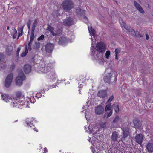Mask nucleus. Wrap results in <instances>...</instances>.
<instances>
[{
  "instance_id": "nucleus-17",
  "label": "nucleus",
  "mask_w": 153,
  "mask_h": 153,
  "mask_svg": "<svg viewBox=\"0 0 153 153\" xmlns=\"http://www.w3.org/2000/svg\"><path fill=\"white\" fill-rule=\"evenodd\" d=\"M54 28L50 25L49 24L47 25V30L50 31L52 35L53 36H56L59 35L57 33H55L54 32Z\"/></svg>"
},
{
  "instance_id": "nucleus-8",
  "label": "nucleus",
  "mask_w": 153,
  "mask_h": 153,
  "mask_svg": "<svg viewBox=\"0 0 153 153\" xmlns=\"http://www.w3.org/2000/svg\"><path fill=\"white\" fill-rule=\"evenodd\" d=\"M74 22L73 18L67 17L63 21V25L65 26H70L74 24Z\"/></svg>"
},
{
  "instance_id": "nucleus-16",
  "label": "nucleus",
  "mask_w": 153,
  "mask_h": 153,
  "mask_svg": "<svg viewBox=\"0 0 153 153\" xmlns=\"http://www.w3.org/2000/svg\"><path fill=\"white\" fill-rule=\"evenodd\" d=\"M134 6L142 14H144L145 12L141 6L136 1L134 2Z\"/></svg>"
},
{
  "instance_id": "nucleus-18",
  "label": "nucleus",
  "mask_w": 153,
  "mask_h": 153,
  "mask_svg": "<svg viewBox=\"0 0 153 153\" xmlns=\"http://www.w3.org/2000/svg\"><path fill=\"white\" fill-rule=\"evenodd\" d=\"M68 42V40L65 37L60 38L59 39L58 43L60 45H65Z\"/></svg>"
},
{
  "instance_id": "nucleus-38",
  "label": "nucleus",
  "mask_w": 153,
  "mask_h": 153,
  "mask_svg": "<svg viewBox=\"0 0 153 153\" xmlns=\"http://www.w3.org/2000/svg\"><path fill=\"white\" fill-rule=\"evenodd\" d=\"M110 54V52L109 51H107L105 53V57L107 59H108L109 57V55Z\"/></svg>"
},
{
  "instance_id": "nucleus-35",
  "label": "nucleus",
  "mask_w": 153,
  "mask_h": 153,
  "mask_svg": "<svg viewBox=\"0 0 153 153\" xmlns=\"http://www.w3.org/2000/svg\"><path fill=\"white\" fill-rule=\"evenodd\" d=\"M32 42L29 41L28 43V45H27V48L29 51H31L32 49L31 48V45L32 44Z\"/></svg>"
},
{
  "instance_id": "nucleus-27",
  "label": "nucleus",
  "mask_w": 153,
  "mask_h": 153,
  "mask_svg": "<svg viewBox=\"0 0 153 153\" xmlns=\"http://www.w3.org/2000/svg\"><path fill=\"white\" fill-rule=\"evenodd\" d=\"M112 107L114 109L115 112L117 113H118L119 111V108L118 105L117 104H114L112 105Z\"/></svg>"
},
{
  "instance_id": "nucleus-40",
  "label": "nucleus",
  "mask_w": 153,
  "mask_h": 153,
  "mask_svg": "<svg viewBox=\"0 0 153 153\" xmlns=\"http://www.w3.org/2000/svg\"><path fill=\"white\" fill-rule=\"evenodd\" d=\"M25 123L27 125V126L28 127L30 126V127H32V126H33V124L31 123H28L27 122H26Z\"/></svg>"
},
{
  "instance_id": "nucleus-6",
  "label": "nucleus",
  "mask_w": 153,
  "mask_h": 153,
  "mask_svg": "<svg viewBox=\"0 0 153 153\" xmlns=\"http://www.w3.org/2000/svg\"><path fill=\"white\" fill-rule=\"evenodd\" d=\"M13 79V74H10L6 77L4 82V86L8 88L10 86Z\"/></svg>"
},
{
  "instance_id": "nucleus-3",
  "label": "nucleus",
  "mask_w": 153,
  "mask_h": 153,
  "mask_svg": "<svg viewBox=\"0 0 153 153\" xmlns=\"http://www.w3.org/2000/svg\"><path fill=\"white\" fill-rule=\"evenodd\" d=\"M62 7L66 11H69L74 8V4L71 0H65L62 3Z\"/></svg>"
},
{
  "instance_id": "nucleus-46",
  "label": "nucleus",
  "mask_w": 153,
  "mask_h": 153,
  "mask_svg": "<svg viewBox=\"0 0 153 153\" xmlns=\"http://www.w3.org/2000/svg\"><path fill=\"white\" fill-rule=\"evenodd\" d=\"M17 34H14L13 36V39H16V38Z\"/></svg>"
},
{
  "instance_id": "nucleus-53",
  "label": "nucleus",
  "mask_w": 153,
  "mask_h": 153,
  "mask_svg": "<svg viewBox=\"0 0 153 153\" xmlns=\"http://www.w3.org/2000/svg\"><path fill=\"white\" fill-rule=\"evenodd\" d=\"M89 129L91 133H93V134L95 133L94 132L93 130H91L90 129V128L89 127Z\"/></svg>"
},
{
  "instance_id": "nucleus-31",
  "label": "nucleus",
  "mask_w": 153,
  "mask_h": 153,
  "mask_svg": "<svg viewBox=\"0 0 153 153\" xmlns=\"http://www.w3.org/2000/svg\"><path fill=\"white\" fill-rule=\"evenodd\" d=\"M40 46V43L38 42H36L33 45V48L37 50L39 49Z\"/></svg>"
},
{
  "instance_id": "nucleus-19",
  "label": "nucleus",
  "mask_w": 153,
  "mask_h": 153,
  "mask_svg": "<svg viewBox=\"0 0 153 153\" xmlns=\"http://www.w3.org/2000/svg\"><path fill=\"white\" fill-rule=\"evenodd\" d=\"M133 123L134 125L135 128L136 129H141V124L138 120L137 119H134L133 120Z\"/></svg>"
},
{
  "instance_id": "nucleus-33",
  "label": "nucleus",
  "mask_w": 153,
  "mask_h": 153,
  "mask_svg": "<svg viewBox=\"0 0 153 153\" xmlns=\"http://www.w3.org/2000/svg\"><path fill=\"white\" fill-rule=\"evenodd\" d=\"M88 30L89 33L91 34V36H94V35L95 32L94 30L91 27L90 28L89 27H88Z\"/></svg>"
},
{
  "instance_id": "nucleus-42",
  "label": "nucleus",
  "mask_w": 153,
  "mask_h": 153,
  "mask_svg": "<svg viewBox=\"0 0 153 153\" xmlns=\"http://www.w3.org/2000/svg\"><path fill=\"white\" fill-rule=\"evenodd\" d=\"M114 98V97L113 96H111L109 98L107 102H111L112 100H113Z\"/></svg>"
},
{
  "instance_id": "nucleus-56",
  "label": "nucleus",
  "mask_w": 153,
  "mask_h": 153,
  "mask_svg": "<svg viewBox=\"0 0 153 153\" xmlns=\"http://www.w3.org/2000/svg\"><path fill=\"white\" fill-rule=\"evenodd\" d=\"M96 148L97 149H100V148H99V146H97V144H96Z\"/></svg>"
},
{
  "instance_id": "nucleus-34",
  "label": "nucleus",
  "mask_w": 153,
  "mask_h": 153,
  "mask_svg": "<svg viewBox=\"0 0 153 153\" xmlns=\"http://www.w3.org/2000/svg\"><path fill=\"white\" fill-rule=\"evenodd\" d=\"M34 32H32L31 35L30 37V42H33V40H34Z\"/></svg>"
},
{
  "instance_id": "nucleus-57",
  "label": "nucleus",
  "mask_w": 153,
  "mask_h": 153,
  "mask_svg": "<svg viewBox=\"0 0 153 153\" xmlns=\"http://www.w3.org/2000/svg\"><path fill=\"white\" fill-rule=\"evenodd\" d=\"M44 151V152H47V148H45Z\"/></svg>"
},
{
  "instance_id": "nucleus-24",
  "label": "nucleus",
  "mask_w": 153,
  "mask_h": 153,
  "mask_svg": "<svg viewBox=\"0 0 153 153\" xmlns=\"http://www.w3.org/2000/svg\"><path fill=\"white\" fill-rule=\"evenodd\" d=\"M50 75V76L51 79H52L53 80H55L57 78V76L55 72L53 71H51Z\"/></svg>"
},
{
  "instance_id": "nucleus-60",
  "label": "nucleus",
  "mask_w": 153,
  "mask_h": 153,
  "mask_svg": "<svg viewBox=\"0 0 153 153\" xmlns=\"http://www.w3.org/2000/svg\"><path fill=\"white\" fill-rule=\"evenodd\" d=\"M10 29V27L9 26H7V30H9Z\"/></svg>"
},
{
  "instance_id": "nucleus-50",
  "label": "nucleus",
  "mask_w": 153,
  "mask_h": 153,
  "mask_svg": "<svg viewBox=\"0 0 153 153\" xmlns=\"http://www.w3.org/2000/svg\"><path fill=\"white\" fill-rule=\"evenodd\" d=\"M13 33L14 34H17V31L16 30V29H14V31H13Z\"/></svg>"
},
{
  "instance_id": "nucleus-62",
  "label": "nucleus",
  "mask_w": 153,
  "mask_h": 153,
  "mask_svg": "<svg viewBox=\"0 0 153 153\" xmlns=\"http://www.w3.org/2000/svg\"><path fill=\"white\" fill-rule=\"evenodd\" d=\"M152 16H153V14Z\"/></svg>"
},
{
  "instance_id": "nucleus-55",
  "label": "nucleus",
  "mask_w": 153,
  "mask_h": 153,
  "mask_svg": "<svg viewBox=\"0 0 153 153\" xmlns=\"http://www.w3.org/2000/svg\"><path fill=\"white\" fill-rule=\"evenodd\" d=\"M117 55H116L115 54V59H117V60H118V56H117Z\"/></svg>"
},
{
  "instance_id": "nucleus-47",
  "label": "nucleus",
  "mask_w": 153,
  "mask_h": 153,
  "mask_svg": "<svg viewBox=\"0 0 153 153\" xmlns=\"http://www.w3.org/2000/svg\"><path fill=\"white\" fill-rule=\"evenodd\" d=\"M10 68L12 69H14L15 68V65L14 64H12L10 66Z\"/></svg>"
},
{
  "instance_id": "nucleus-23",
  "label": "nucleus",
  "mask_w": 153,
  "mask_h": 153,
  "mask_svg": "<svg viewBox=\"0 0 153 153\" xmlns=\"http://www.w3.org/2000/svg\"><path fill=\"white\" fill-rule=\"evenodd\" d=\"M120 23L121 25V27H123L124 28L128 31L132 32V31L133 30L131 28L128 27L124 22L122 21V23L120 22Z\"/></svg>"
},
{
  "instance_id": "nucleus-25",
  "label": "nucleus",
  "mask_w": 153,
  "mask_h": 153,
  "mask_svg": "<svg viewBox=\"0 0 153 153\" xmlns=\"http://www.w3.org/2000/svg\"><path fill=\"white\" fill-rule=\"evenodd\" d=\"M146 148L149 151L153 152V143H148Z\"/></svg>"
},
{
  "instance_id": "nucleus-52",
  "label": "nucleus",
  "mask_w": 153,
  "mask_h": 153,
  "mask_svg": "<svg viewBox=\"0 0 153 153\" xmlns=\"http://www.w3.org/2000/svg\"><path fill=\"white\" fill-rule=\"evenodd\" d=\"M56 15H57V16L59 15V12L58 10L56 11Z\"/></svg>"
},
{
  "instance_id": "nucleus-54",
  "label": "nucleus",
  "mask_w": 153,
  "mask_h": 153,
  "mask_svg": "<svg viewBox=\"0 0 153 153\" xmlns=\"http://www.w3.org/2000/svg\"><path fill=\"white\" fill-rule=\"evenodd\" d=\"M56 88V85H54L50 87V88Z\"/></svg>"
},
{
  "instance_id": "nucleus-12",
  "label": "nucleus",
  "mask_w": 153,
  "mask_h": 153,
  "mask_svg": "<svg viewBox=\"0 0 153 153\" xmlns=\"http://www.w3.org/2000/svg\"><path fill=\"white\" fill-rule=\"evenodd\" d=\"M104 111L103 107L101 105L97 106L95 109V112L96 114L100 115L103 114Z\"/></svg>"
},
{
  "instance_id": "nucleus-45",
  "label": "nucleus",
  "mask_w": 153,
  "mask_h": 153,
  "mask_svg": "<svg viewBox=\"0 0 153 153\" xmlns=\"http://www.w3.org/2000/svg\"><path fill=\"white\" fill-rule=\"evenodd\" d=\"M83 19L85 20V22H87L88 21V18L85 16H83Z\"/></svg>"
},
{
  "instance_id": "nucleus-1",
  "label": "nucleus",
  "mask_w": 153,
  "mask_h": 153,
  "mask_svg": "<svg viewBox=\"0 0 153 153\" xmlns=\"http://www.w3.org/2000/svg\"><path fill=\"white\" fill-rule=\"evenodd\" d=\"M94 47L92 42L91 49L92 59L96 60L99 64H101L104 61L103 54L106 50L105 45L103 42H101L97 44L96 48Z\"/></svg>"
},
{
  "instance_id": "nucleus-41",
  "label": "nucleus",
  "mask_w": 153,
  "mask_h": 153,
  "mask_svg": "<svg viewBox=\"0 0 153 153\" xmlns=\"http://www.w3.org/2000/svg\"><path fill=\"white\" fill-rule=\"evenodd\" d=\"M44 35H42L39 37L38 38L37 40L38 41L42 40L44 39Z\"/></svg>"
},
{
  "instance_id": "nucleus-5",
  "label": "nucleus",
  "mask_w": 153,
  "mask_h": 153,
  "mask_svg": "<svg viewBox=\"0 0 153 153\" xmlns=\"http://www.w3.org/2000/svg\"><path fill=\"white\" fill-rule=\"evenodd\" d=\"M25 79V76L21 71L19 73L18 76L16 78V85L20 86L22 84L23 81Z\"/></svg>"
},
{
  "instance_id": "nucleus-13",
  "label": "nucleus",
  "mask_w": 153,
  "mask_h": 153,
  "mask_svg": "<svg viewBox=\"0 0 153 153\" xmlns=\"http://www.w3.org/2000/svg\"><path fill=\"white\" fill-rule=\"evenodd\" d=\"M143 138V136L141 134H137L135 138V141L137 143L140 145L142 144Z\"/></svg>"
},
{
  "instance_id": "nucleus-26",
  "label": "nucleus",
  "mask_w": 153,
  "mask_h": 153,
  "mask_svg": "<svg viewBox=\"0 0 153 153\" xmlns=\"http://www.w3.org/2000/svg\"><path fill=\"white\" fill-rule=\"evenodd\" d=\"M24 26V25L23 26H22L21 27V28L19 27H18V31L19 34H18V39L19 37H20L21 36H22V35L23 33V30Z\"/></svg>"
},
{
  "instance_id": "nucleus-32",
  "label": "nucleus",
  "mask_w": 153,
  "mask_h": 153,
  "mask_svg": "<svg viewBox=\"0 0 153 153\" xmlns=\"http://www.w3.org/2000/svg\"><path fill=\"white\" fill-rule=\"evenodd\" d=\"M37 23L36 22V20L35 19L32 25V27L31 32H34L35 27L36 26Z\"/></svg>"
},
{
  "instance_id": "nucleus-59",
  "label": "nucleus",
  "mask_w": 153,
  "mask_h": 153,
  "mask_svg": "<svg viewBox=\"0 0 153 153\" xmlns=\"http://www.w3.org/2000/svg\"><path fill=\"white\" fill-rule=\"evenodd\" d=\"M34 131H36V132H38V130H37L35 128H34Z\"/></svg>"
},
{
  "instance_id": "nucleus-2",
  "label": "nucleus",
  "mask_w": 153,
  "mask_h": 153,
  "mask_svg": "<svg viewBox=\"0 0 153 153\" xmlns=\"http://www.w3.org/2000/svg\"><path fill=\"white\" fill-rule=\"evenodd\" d=\"M16 96L17 98H19V99L15 100L13 99V100H12L11 102V105L13 107L17 106V107L19 108H20L19 106H20L21 108L24 107L27 108L29 107V106L27 104V101H25V102L22 100H21V102H19V105H18V102H19V101H20V100H19V99H22L24 97V95L22 94L21 92H17L16 93Z\"/></svg>"
},
{
  "instance_id": "nucleus-28",
  "label": "nucleus",
  "mask_w": 153,
  "mask_h": 153,
  "mask_svg": "<svg viewBox=\"0 0 153 153\" xmlns=\"http://www.w3.org/2000/svg\"><path fill=\"white\" fill-rule=\"evenodd\" d=\"M119 122H122L121 120L120 117L118 116L117 115L115 116L114 119L113 120L112 122V123H117Z\"/></svg>"
},
{
  "instance_id": "nucleus-10",
  "label": "nucleus",
  "mask_w": 153,
  "mask_h": 153,
  "mask_svg": "<svg viewBox=\"0 0 153 153\" xmlns=\"http://www.w3.org/2000/svg\"><path fill=\"white\" fill-rule=\"evenodd\" d=\"M113 78L114 79H116V78L115 76H112V73H110L104 77V79L105 82H106L110 83L111 82Z\"/></svg>"
},
{
  "instance_id": "nucleus-51",
  "label": "nucleus",
  "mask_w": 153,
  "mask_h": 153,
  "mask_svg": "<svg viewBox=\"0 0 153 153\" xmlns=\"http://www.w3.org/2000/svg\"><path fill=\"white\" fill-rule=\"evenodd\" d=\"M146 38L147 40H148L149 39V36L147 34L146 35Z\"/></svg>"
},
{
  "instance_id": "nucleus-15",
  "label": "nucleus",
  "mask_w": 153,
  "mask_h": 153,
  "mask_svg": "<svg viewBox=\"0 0 153 153\" xmlns=\"http://www.w3.org/2000/svg\"><path fill=\"white\" fill-rule=\"evenodd\" d=\"M134 6L142 14H144L145 12L141 6L136 1L134 2Z\"/></svg>"
},
{
  "instance_id": "nucleus-9",
  "label": "nucleus",
  "mask_w": 153,
  "mask_h": 153,
  "mask_svg": "<svg viewBox=\"0 0 153 153\" xmlns=\"http://www.w3.org/2000/svg\"><path fill=\"white\" fill-rule=\"evenodd\" d=\"M119 138L120 136L117 132L114 131L112 132V135L111 136V141L114 142H119L120 141V140L119 139Z\"/></svg>"
},
{
  "instance_id": "nucleus-48",
  "label": "nucleus",
  "mask_w": 153,
  "mask_h": 153,
  "mask_svg": "<svg viewBox=\"0 0 153 153\" xmlns=\"http://www.w3.org/2000/svg\"><path fill=\"white\" fill-rule=\"evenodd\" d=\"M30 22H28L27 24V26L28 27V28L29 29H30Z\"/></svg>"
},
{
  "instance_id": "nucleus-11",
  "label": "nucleus",
  "mask_w": 153,
  "mask_h": 153,
  "mask_svg": "<svg viewBox=\"0 0 153 153\" xmlns=\"http://www.w3.org/2000/svg\"><path fill=\"white\" fill-rule=\"evenodd\" d=\"M1 98L3 100L6 102H10L11 101H12L13 99L11 96L5 94L1 95Z\"/></svg>"
},
{
  "instance_id": "nucleus-36",
  "label": "nucleus",
  "mask_w": 153,
  "mask_h": 153,
  "mask_svg": "<svg viewBox=\"0 0 153 153\" xmlns=\"http://www.w3.org/2000/svg\"><path fill=\"white\" fill-rule=\"evenodd\" d=\"M100 127L101 128H104L106 127V125L105 123H101L100 125Z\"/></svg>"
},
{
  "instance_id": "nucleus-7",
  "label": "nucleus",
  "mask_w": 153,
  "mask_h": 153,
  "mask_svg": "<svg viewBox=\"0 0 153 153\" xmlns=\"http://www.w3.org/2000/svg\"><path fill=\"white\" fill-rule=\"evenodd\" d=\"M111 104H109L106 105L105 108V111L107 112L108 110L110 111V112L108 113V112L106 113L104 116V118H107L112 114L113 111L111 110Z\"/></svg>"
},
{
  "instance_id": "nucleus-44",
  "label": "nucleus",
  "mask_w": 153,
  "mask_h": 153,
  "mask_svg": "<svg viewBox=\"0 0 153 153\" xmlns=\"http://www.w3.org/2000/svg\"><path fill=\"white\" fill-rule=\"evenodd\" d=\"M95 146V145L94 144L93 145V146H91V147H90V148L92 150V152H93V153H95L94 152V147Z\"/></svg>"
},
{
  "instance_id": "nucleus-30",
  "label": "nucleus",
  "mask_w": 153,
  "mask_h": 153,
  "mask_svg": "<svg viewBox=\"0 0 153 153\" xmlns=\"http://www.w3.org/2000/svg\"><path fill=\"white\" fill-rule=\"evenodd\" d=\"M25 51L23 52L21 55V57H22L25 56L28 52V49L27 48V45H25Z\"/></svg>"
},
{
  "instance_id": "nucleus-4",
  "label": "nucleus",
  "mask_w": 153,
  "mask_h": 153,
  "mask_svg": "<svg viewBox=\"0 0 153 153\" xmlns=\"http://www.w3.org/2000/svg\"><path fill=\"white\" fill-rule=\"evenodd\" d=\"M42 67L41 68L39 73H47L50 71L53 68L52 64L50 63H43L42 64Z\"/></svg>"
},
{
  "instance_id": "nucleus-39",
  "label": "nucleus",
  "mask_w": 153,
  "mask_h": 153,
  "mask_svg": "<svg viewBox=\"0 0 153 153\" xmlns=\"http://www.w3.org/2000/svg\"><path fill=\"white\" fill-rule=\"evenodd\" d=\"M135 36L138 37H142L143 36L141 35L138 32L136 33L135 34Z\"/></svg>"
},
{
  "instance_id": "nucleus-37",
  "label": "nucleus",
  "mask_w": 153,
  "mask_h": 153,
  "mask_svg": "<svg viewBox=\"0 0 153 153\" xmlns=\"http://www.w3.org/2000/svg\"><path fill=\"white\" fill-rule=\"evenodd\" d=\"M121 50L120 48H116L115 50V54L118 55L120 52Z\"/></svg>"
},
{
  "instance_id": "nucleus-61",
  "label": "nucleus",
  "mask_w": 153,
  "mask_h": 153,
  "mask_svg": "<svg viewBox=\"0 0 153 153\" xmlns=\"http://www.w3.org/2000/svg\"><path fill=\"white\" fill-rule=\"evenodd\" d=\"M79 93L80 94H81V91H79Z\"/></svg>"
},
{
  "instance_id": "nucleus-29",
  "label": "nucleus",
  "mask_w": 153,
  "mask_h": 153,
  "mask_svg": "<svg viewBox=\"0 0 153 153\" xmlns=\"http://www.w3.org/2000/svg\"><path fill=\"white\" fill-rule=\"evenodd\" d=\"M76 12L77 14L82 15L85 14V11L82 10L79 8L76 9Z\"/></svg>"
},
{
  "instance_id": "nucleus-14",
  "label": "nucleus",
  "mask_w": 153,
  "mask_h": 153,
  "mask_svg": "<svg viewBox=\"0 0 153 153\" xmlns=\"http://www.w3.org/2000/svg\"><path fill=\"white\" fill-rule=\"evenodd\" d=\"M54 48V45L52 43H47L45 45V49L47 52H51Z\"/></svg>"
},
{
  "instance_id": "nucleus-22",
  "label": "nucleus",
  "mask_w": 153,
  "mask_h": 153,
  "mask_svg": "<svg viewBox=\"0 0 153 153\" xmlns=\"http://www.w3.org/2000/svg\"><path fill=\"white\" fill-rule=\"evenodd\" d=\"M123 137L124 138H126L128 135H129V130L128 128H125L123 130Z\"/></svg>"
},
{
  "instance_id": "nucleus-58",
  "label": "nucleus",
  "mask_w": 153,
  "mask_h": 153,
  "mask_svg": "<svg viewBox=\"0 0 153 153\" xmlns=\"http://www.w3.org/2000/svg\"><path fill=\"white\" fill-rule=\"evenodd\" d=\"M88 127V126H85V127H84V128L85 130H86L87 129V128Z\"/></svg>"
},
{
  "instance_id": "nucleus-43",
  "label": "nucleus",
  "mask_w": 153,
  "mask_h": 153,
  "mask_svg": "<svg viewBox=\"0 0 153 153\" xmlns=\"http://www.w3.org/2000/svg\"><path fill=\"white\" fill-rule=\"evenodd\" d=\"M3 59V54L0 53V62H1Z\"/></svg>"
},
{
  "instance_id": "nucleus-21",
  "label": "nucleus",
  "mask_w": 153,
  "mask_h": 153,
  "mask_svg": "<svg viewBox=\"0 0 153 153\" xmlns=\"http://www.w3.org/2000/svg\"><path fill=\"white\" fill-rule=\"evenodd\" d=\"M24 70L25 73H29L31 71V66L28 64L25 65L24 67Z\"/></svg>"
},
{
  "instance_id": "nucleus-49",
  "label": "nucleus",
  "mask_w": 153,
  "mask_h": 153,
  "mask_svg": "<svg viewBox=\"0 0 153 153\" xmlns=\"http://www.w3.org/2000/svg\"><path fill=\"white\" fill-rule=\"evenodd\" d=\"M20 50H21V48H20L19 47L18 48V49H17V53H19L20 51Z\"/></svg>"
},
{
  "instance_id": "nucleus-20",
  "label": "nucleus",
  "mask_w": 153,
  "mask_h": 153,
  "mask_svg": "<svg viewBox=\"0 0 153 153\" xmlns=\"http://www.w3.org/2000/svg\"><path fill=\"white\" fill-rule=\"evenodd\" d=\"M107 94L105 90H100L98 91L97 95L100 98H104L106 96Z\"/></svg>"
}]
</instances>
